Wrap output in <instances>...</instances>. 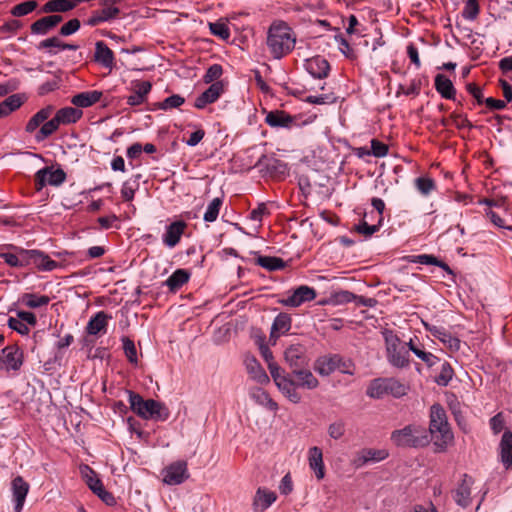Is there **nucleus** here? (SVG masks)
<instances>
[{"instance_id":"52","label":"nucleus","mask_w":512,"mask_h":512,"mask_svg":"<svg viewBox=\"0 0 512 512\" xmlns=\"http://www.w3.org/2000/svg\"><path fill=\"white\" fill-rule=\"evenodd\" d=\"M454 371L448 362L441 365L439 374L436 376L435 381L440 386H447L452 380Z\"/></svg>"},{"instance_id":"34","label":"nucleus","mask_w":512,"mask_h":512,"mask_svg":"<svg viewBox=\"0 0 512 512\" xmlns=\"http://www.w3.org/2000/svg\"><path fill=\"white\" fill-rule=\"evenodd\" d=\"M30 263L43 271H52L58 266L56 261L38 250H28V265Z\"/></svg>"},{"instance_id":"4","label":"nucleus","mask_w":512,"mask_h":512,"mask_svg":"<svg viewBox=\"0 0 512 512\" xmlns=\"http://www.w3.org/2000/svg\"><path fill=\"white\" fill-rule=\"evenodd\" d=\"M390 439L397 447L421 448L430 443V433L425 426L414 423L394 430Z\"/></svg>"},{"instance_id":"45","label":"nucleus","mask_w":512,"mask_h":512,"mask_svg":"<svg viewBox=\"0 0 512 512\" xmlns=\"http://www.w3.org/2000/svg\"><path fill=\"white\" fill-rule=\"evenodd\" d=\"M19 301L32 309L39 308L42 306H46L50 302V297L47 295H37L34 293H24Z\"/></svg>"},{"instance_id":"55","label":"nucleus","mask_w":512,"mask_h":512,"mask_svg":"<svg viewBox=\"0 0 512 512\" xmlns=\"http://www.w3.org/2000/svg\"><path fill=\"white\" fill-rule=\"evenodd\" d=\"M346 428L345 423L342 420H337L329 424L327 428V433L329 437L333 440H338L342 438L345 434Z\"/></svg>"},{"instance_id":"18","label":"nucleus","mask_w":512,"mask_h":512,"mask_svg":"<svg viewBox=\"0 0 512 512\" xmlns=\"http://www.w3.org/2000/svg\"><path fill=\"white\" fill-rule=\"evenodd\" d=\"M424 326L427 331H429L435 338L441 341L451 351H458L460 349V340L457 337L452 336L451 333L445 328L429 325L427 323H424Z\"/></svg>"},{"instance_id":"53","label":"nucleus","mask_w":512,"mask_h":512,"mask_svg":"<svg viewBox=\"0 0 512 512\" xmlns=\"http://www.w3.org/2000/svg\"><path fill=\"white\" fill-rule=\"evenodd\" d=\"M36 7L37 2L35 0H28L15 5L11 10V14L15 17L25 16L34 11Z\"/></svg>"},{"instance_id":"58","label":"nucleus","mask_w":512,"mask_h":512,"mask_svg":"<svg viewBox=\"0 0 512 512\" xmlns=\"http://www.w3.org/2000/svg\"><path fill=\"white\" fill-rule=\"evenodd\" d=\"M223 73V69H222V66L219 65V64H213L211 65L205 75L203 76V81L208 84V83H214L216 82L222 75Z\"/></svg>"},{"instance_id":"8","label":"nucleus","mask_w":512,"mask_h":512,"mask_svg":"<svg viewBox=\"0 0 512 512\" xmlns=\"http://www.w3.org/2000/svg\"><path fill=\"white\" fill-rule=\"evenodd\" d=\"M123 0H103L102 8L92 12L86 24L89 26H97L104 22H109L118 17L120 13L119 5Z\"/></svg>"},{"instance_id":"23","label":"nucleus","mask_w":512,"mask_h":512,"mask_svg":"<svg viewBox=\"0 0 512 512\" xmlns=\"http://www.w3.org/2000/svg\"><path fill=\"white\" fill-rule=\"evenodd\" d=\"M109 319H111V316L104 311L97 312L93 317L90 318L87 323V334L93 336H101L106 334Z\"/></svg>"},{"instance_id":"5","label":"nucleus","mask_w":512,"mask_h":512,"mask_svg":"<svg viewBox=\"0 0 512 512\" xmlns=\"http://www.w3.org/2000/svg\"><path fill=\"white\" fill-rule=\"evenodd\" d=\"M383 337L386 346L388 362L397 368H403L409 364V351L401 344L399 337L391 330H385Z\"/></svg>"},{"instance_id":"17","label":"nucleus","mask_w":512,"mask_h":512,"mask_svg":"<svg viewBox=\"0 0 512 512\" xmlns=\"http://www.w3.org/2000/svg\"><path fill=\"white\" fill-rule=\"evenodd\" d=\"M224 92L222 81L212 83L208 89L201 93L195 100L194 106L197 109H203L208 104L214 103Z\"/></svg>"},{"instance_id":"29","label":"nucleus","mask_w":512,"mask_h":512,"mask_svg":"<svg viewBox=\"0 0 512 512\" xmlns=\"http://www.w3.org/2000/svg\"><path fill=\"white\" fill-rule=\"evenodd\" d=\"M245 367L247 370V373L253 379L259 384H267L269 383L270 379L263 367L260 365L258 360L253 356H247L245 358Z\"/></svg>"},{"instance_id":"38","label":"nucleus","mask_w":512,"mask_h":512,"mask_svg":"<svg viewBox=\"0 0 512 512\" xmlns=\"http://www.w3.org/2000/svg\"><path fill=\"white\" fill-rule=\"evenodd\" d=\"M56 118L58 119L60 124H72L76 123L82 116V110L75 107H64L59 109L56 114Z\"/></svg>"},{"instance_id":"13","label":"nucleus","mask_w":512,"mask_h":512,"mask_svg":"<svg viewBox=\"0 0 512 512\" xmlns=\"http://www.w3.org/2000/svg\"><path fill=\"white\" fill-rule=\"evenodd\" d=\"M388 457V452L384 449L365 448L359 451L352 460L355 468H361L368 463L380 462Z\"/></svg>"},{"instance_id":"10","label":"nucleus","mask_w":512,"mask_h":512,"mask_svg":"<svg viewBox=\"0 0 512 512\" xmlns=\"http://www.w3.org/2000/svg\"><path fill=\"white\" fill-rule=\"evenodd\" d=\"M65 179L66 174L62 169L53 170L52 168L45 167L36 172L35 186L40 191L46 185L59 186Z\"/></svg>"},{"instance_id":"24","label":"nucleus","mask_w":512,"mask_h":512,"mask_svg":"<svg viewBox=\"0 0 512 512\" xmlns=\"http://www.w3.org/2000/svg\"><path fill=\"white\" fill-rule=\"evenodd\" d=\"M152 89L149 81H136L133 83V93L127 97V104L130 106H138L146 102L147 95Z\"/></svg>"},{"instance_id":"19","label":"nucleus","mask_w":512,"mask_h":512,"mask_svg":"<svg viewBox=\"0 0 512 512\" xmlns=\"http://www.w3.org/2000/svg\"><path fill=\"white\" fill-rule=\"evenodd\" d=\"M29 488V484L21 476H17L12 480L11 489L15 503V512L22 511Z\"/></svg>"},{"instance_id":"61","label":"nucleus","mask_w":512,"mask_h":512,"mask_svg":"<svg viewBox=\"0 0 512 512\" xmlns=\"http://www.w3.org/2000/svg\"><path fill=\"white\" fill-rule=\"evenodd\" d=\"M413 353L421 359L428 367L434 366L436 363H438L439 358L432 354L431 352H427L425 350L421 349H413Z\"/></svg>"},{"instance_id":"11","label":"nucleus","mask_w":512,"mask_h":512,"mask_svg":"<svg viewBox=\"0 0 512 512\" xmlns=\"http://www.w3.org/2000/svg\"><path fill=\"white\" fill-rule=\"evenodd\" d=\"M473 484L474 479L470 475H462L461 481L452 491V497L457 505L461 506L462 508H466L471 504V488Z\"/></svg>"},{"instance_id":"39","label":"nucleus","mask_w":512,"mask_h":512,"mask_svg":"<svg viewBox=\"0 0 512 512\" xmlns=\"http://www.w3.org/2000/svg\"><path fill=\"white\" fill-rule=\"evenodd\" d=\"M250 397L259 405H262L270 411H276L278 404L270 397V395L262 388H252L250 390Z\"/></svg>"},{"instance_id":"56","label":"nucleus","mask_w":512,"mask_h":512,"mask_svg":"<svg viewBox=\"0 0 512 512\" xmlns=\"http://www.w3.org/2000/svg\"><path fill=\"white\" fill-rule=\"evenodd\" d=\"M364 218H366V215L364 216ZM381 226V223H377V224H368V222L363 219L359 224H357L355 226V231H357L359 234H362L364 235L365 237H370L371 235H373L375 232H377L379 230Z\"/></svg>"},{"instance_id":"50","label":"nucleus","mask_w":512,"mask_h":512,"mask_svg":"<svg viewBox=\"0 0 512 512\" xmlns=\"http://www.w3.org/2000/svg\"><path fill=\"white\" fill-rule=\"evenodd\" d=\"M415 187L424 196H428L436 188L435 181L430 177L421 176L415 179Z\"/></svg>"},{"instance_id":"33","label":"nucleus","mask_w":512,"mask_h":512,"mask_svg":"<svg viewBox=\"0 0 512 512\" xmlns=\"http://www.w3.org/2000/svg\"><path fill=\"white\" fill-rule=\"evenodd\" d=\"M95 62L101 64L105 68L112 69L114 66V53L103 41H97L95 43Z\"/></svg>"},{"instance_id":"36","label":"nucleus","mask_w":512,"mask_h":512,"mask_svg":"<svg viewBox=\"0 0 512 512\" xmlns=\"http://www.w3.org/2000/svg\"><path fill=\"white\" fill-rule=\"evenodd\" d=\"M54 112V106L48 105L42 109H40L37 113H35L30 120L27 122L25 131L27 133H33L37 132L40 126L44 124L46 120L49 119V117Z\"/></svg>"},{"instance_id":"57","label":"nucleus","mask_w":512,"mask_h":512,"mask_svg":"<svg viewBox=\"0 0 512 512\" xmlns=\"http://www.w3.org/2000/svg\"><path fill=\"white\" fill-rule=\"evenodd\" d=\"M184 102H185V99L182 96H180L178 94H174V95L169 96L166 99H164L159 104V108L162 110H170L173 108L180 107Z\"/></svg>"},{"instance_id":"63","label":"nucleus","mask_w":512,"mask_h":512,"mask_svg":"<svg viewBox=\"0 0 512 512\" xmlns=\"http://www.w3.org/2000/svg\"><path fill=\"white\" fill-rule=\"evenodd\" d=\"M80 21L76 18L69 20L60 29V35L69 36L77 32L80 28Z\"/></svg>"},{"instance_id":"15","label":"nucleus","mask_w":512,"mask_h":512,"mask_svg":"<svg viewBox=\"0 0 512 512\" xmlns=\"http://www.w3.org/2000/svg\"><path fill=\"white\" fill-rule=\"evenodd\" d=\"M285 361L291 370L303 367L307 364L306 348L302 344H291L284 352Z\"/></svg>"},{"instance_id":"3","label":"nucleus","mask_w":512,"mask_h":512,"mask_svg":"<svg viewBox=\"0 0 512 512\" xmlns=\"http://www.w3.org/2000/svg\"><path fill=\"white\" fill-rule=\"evenodd\" d=\"M129 404L134 413L145 420L166 421L170 412L166 405L154 399L144 400L139 394L128 391Z\"/></svg>"},{"instance_id":"21","label":"nucleus","mask_w":512,"mask_h":512,"mask_svg":"<svg viewBox=\"0 0 512 512\" xmlns=\"http://www.w3.org/2000/svg\"><path fill=\"white\" fill-rule=\"evenodd\" d=\"M305 68L311 76L318 79L326 78L330 71L329 62L321 56L307 59Z\"/></svg>"},{"instance_id":"59","label":"nucleus","mask_w":512,"mask_h":512,"mask_svg":"<svg viewBox=\"0 0 512 512\" xmlns=\"http://www.w3.org/2000/svg\"><path fill=\"white\" fill-rule=\"evenodd\" d=\"M122 342L125 355L128 358L129 362L132 364H137V350L134 342L127 337H124L122 339Z\"/></svg>"},{"instance_id":"6","label":"nucleus","mask_w":512,"mask_h":512,"mask_svg":"<svg viewBox=\"0 0 512 512\" xmlns=\"http://www.w3.org/2000/svg\"><path fill=\"white\" fill-rule=\"evenodd\" d=\"M268 369L271 377L275 382L278 389L287 397L292 403H299L301 395L295 390V385L291 373H286L277 363L269 362Z\"/></svg>"},{"instance_id":"47","label":"nucleus","mask_w":512,"mask_h":512,"mask_svg":"<svg viewBox=\"0 0 512 512\" xmlns=\"http://www.w3.org/2000/svg\"><path fill=\"white\" fill-rule=\"evenodd\" d=\"M22 105L19 95L13 94L0 103V119L7 117Z\"/></svg>"},{"instance_id":"37","label":"nucleus","mask_w":512,"mask_h":512,"mask_svg":"<svg viewBox=\"0 0 512 512\" xmlns=\"http://www.w3.org/2000/svg\"><path fill=\"white\" fill-rule=\"evenodd\" d=\"M435 89L445 99H454L455 88L452 81L443 74L435 76Z\"/></svg>"},{"instance_id":"64","label":"nucleus","mask_w":512,"mask_h":512,"mask_svg":"<svg viewBox=\"0 0 512 512\" xmlns=\"http://www.w3.org/2000/svg\"><path fill=\"white\" fill-rule=\"evenodd\" d=\"M450 118L452 120L453 125L455 127H457L458 129H464V128L472 129L473 128L472 123L467 119L466 116H464L462 114L452 113Z\"/></svg>"},{"instance_id":"60","label":"nucleus","mask_w":512,"mask_h":512,"mask_svg":"<svg viewBox=\"0 0 512 512\" xmlns=\"http://www.w3.org/2000/svg\"><path fill=\"white\" fill-rule=\"evenodd\" d=\"M388 151H389L388 145H386L385 143H383L377 139L371 140L370 153L374 157H377V158L385 157L388 154Z\"/></svg>"},{"instance_id":"14","label":"nucleus","mask_w":512,"mask_h":512,"mask_svg":"<svg viewBox=\"0 0 512 512\" xmlns=\"http://www.w3.org/2000/svg\"><path fill=\"white\" fill-rule=\"evenodd\" d=\"M256 166L271 177L283 176L287 171V165L283 161L268 156L261 157Z\"/></svg>"},{"instance_id":"2","label":"nucleus","mask_w":512,"mask_h":512,"mask_svg":"<svg viewBox=\"0 0 512 512\" xmlns=\"http://www.w3.org/2000/svg\"><path fill=\"white\" fill-rule=\"evenodd\" d=\"M427 430L438 452L445 451L453 441L454 436L448 424L446 412L438 403L430 408V424Z\"/></svg>"},{"instance_id":"54","label":"nucleus","mask_w":512,"mask_h":512,"mask_svg":"<svg viewBox=\"0 0 512 512\" xmlns=\"http://www.w3.org/2000/svg\"><path fill=\"white\" fill-rule=\"evenodd\" d=\"M387 384L388 395H392L395 398H400L406 395L407 387L400 381L394 378H387Z\"/></svg>"},{"instance_id":"27","label":"nucleus","mask_w":512,"mask_h":512,"mask_svg":"<svg viewBox=\"0 0 512 512\" xmlns=\"http://www.w3.org/2000/svg\"><path fill=\"white\" fill-rule=\"evenodd\" d=\"M265 122L272 128H291L295 123V117L285 111L275 110L266 115Z\"/></svg>"},{"instance_id":"41","label":"nucleus","mask_w":512,"mask_h":512,"mask_svg":"<svg viewBox=\"0 0 512 512\" xmlns=\"http://www.w3.org/2000/svg\"><path fill=\"white\" fill-rule=\"evenodd\" d=\"M208 27L213 36L223 41L229 40L231 33L226 19L220 18L215 22H209Z\"/></svg>"},{"instance_id":"35","label":"nucleus","mask_w":512,"mask_h":512,"mask_svg":"<svg viewBox=\"0 0 512 512\" xmlns=\"http://www.w3.org/2000/svg\"><path fill=\"white\" fill-rule=\"evenodd\" d=\"M500 460L506 470L512 468V432L507 430L503 433L500 444Z\"/></svg>"},{"instance_id":"51","label":"nucleus","mask_w":512,"mask_h":512,"mask_svg":"<svg viewBox=\"0 0 512 512\" xmlns=\"http://www.w3.org/2000/svg\"><path fill=\"white\" fill-rule=\"evenodd\" d=\"M222 206V199L221 198H214L209 205L207 206V209L204 213V221L206 222H214L218 215L220 208Z\"/></svg>"},{"instance_id":"12","label":"nucleus","mask_w":512,"mask_h":512,"mask_svg":"<svg viewBox=\"0 0 512 512\" xmlns=\"http://www.w3.org/2000/svg\"><path fill=\"white\" fill-rule=\"evenodd\" d=\"M0 258L11 267H24L28 265V250L11 245L0 250Z\"/></svg>"},{"instance_id":"16","label":"nucleus","mask_w":512,"mask_h":512,"mask_svg":"<svg viewBox=\"0 0 512 512\" xmlns=\"http://www.w3.org/2000/svg\"><path fill=\"white\" fill-rule=\"evenodd\" d=\"M291 377L293 378L296 391L297 388L313 390L319 385V381L313 373L308 369H303V367L293 369Z\"/></svg>"},{"instance_id":"32","label":"nucleus","mask_w":512,"mask_h":512,"mask_svg":"<svg viewBox=\"0 0 512 512\" xmlns=\"http://www.w3.org/2000/svg\"><path fill=\"white\" fill-rule=\"evenodd\" d=\"M62 20L63 17L60 15H49L40 18L31 25V33L36 35H46L60 22H62Z\"/></svg>"},{"instance_id":"62","label":"nucleus","mask_w":512,"mask_h":512,"mask_svg":"<svg viewBox=\"0 0 512 512\" xmlns=\"http://www.w3.org/2000/svg\"><path fill=\"white\" fill-rule=\"evenodd\" d=\"M479 11V4H473L472 1H467L462 11V16L467 20L473 21L477 18Z\"/></svg>"},{"instance_id":"40","label":"nucleus","mask_w":512,"mask_h":512,"mask_svg":"<svg viewBox=\"0 0 512 512\" xmlns=\"http://www.w3.org/2000/svg\"><path fill=\"white\" fill-rule=\"evenodd\" d=\"M190 274L185 269H177L165 281V285L171 290L176 291L188 282Z\"/></svg>"},{"instance_id":"31","label":"nucleus","mask_w":512,"mask_h":512,"mask_svg":"<svg viewBox=\"0 0 512 512\" xmlns=\"http://www.w3.org/2000/svg\"><path fill=\"white\" fill-rule=\"evenodd\" d=\"M7 370L17 371L23 364V353L19 347L11 345L2 349Z\"/></svg>"},{"instance_id":"25","label":"nucleus","mask_w":512,"mask_h":512,"mask_svg":"<svg viewBox=\"0 0 512 512\" xmlns=\"http://www.w3.org/2000/svg\"><path fill=\"white\" fill-rule=\"evenodd\" d=\"M292 325V319L291 316L287 313H280L278 314L271 326L270 331V341H273V344H275L276 340L282 336L288 333V331L291 329Z\"/></svg>"},{"instance_id":"48","label":"nucleus","mask_w":512,"mask_h":512,"mask_svg":"<svg viewBox=\"0 0 512 512\" xmlns=\"http://www.w3.org/2000/svg\"><path fill=\"white\" fill-rule=\"evenodd\" d=\"M256 263L269 271L281 270L286 266L283 259L274 256H259Z\"/></svg>"},{"instance_id":"7","label":"nucleus","mask_w":512,"mask_h":512,"mask_svg":"<svg viewBox=\"0 0 512 512\" xmlns=\"http://www.w3.org/2000/svg\"><path fill=\"white\" fill-rule=\"evenodd\" d=\"M315 370L322 376H329L335 371L352 375L353 364L339 355L324 356L316 361Z\"/></svg>"},{"instance_id":"1","label":"nucleus","mask_w":512,"mask_h":512,"mask_svg":"<svg viewBox=\"0 0 512 512\" xmlns=\"http://www.w3.org/2000/svg\"><path fill=\"white\" fill-rule=\"evenodd\" d=\"M266 44L273 58L281 59L294 49L296 34L287 23L273 22L267 31Z\"/></svg>"},{"instance_id":"44","label":"nucleus","mask_w":512,"mask_h":512,"mask_svg":"<svg viewBox=\"0 0 512 512\" xmlns=\"http://www.w3.org/2000/svg\"><path fill=\"white\" fill-rule=\"evenodd\" d=\"M80 471L85 483L93 491V493L104 487L96 472L88 465L82 466Z\"/></svg>"},{"instance_id":"43","label":"nucleus","mask_w":512,"mask_h":512,"mask_svg":"<svg viewBox=\"0 0 512 512\" xmlns=\"http://www.w3.org/2000/svg\"><path fill=\"white\" fill-rule=\"evenodd\" d=\"M74 7L75 2L71 0H49L42 6L41 10L44 13L67 12Z\"/></svg>"},{"instance_id":"20","label":"nucleus","mask_w":512,"mask_h":512,"mask_svg":"<svg viewBox=\"0 0 512 512\" xmlns=\"http://www.w3.org/2000/svg\"><path fill=\"white\" fill-rule=\"evenodd\" d=\"M307 460L309 468L315 473L317 480H322L325 477L322 449L318 446L310 447L307 452Z\"/></svg>"},{"instance_id":"26","label":"nucleus","mask_w":512,"mask_h":512,"mask_svg":"<svg viewBox=\"0 0 512 512\" xmlns=\"http://www.w3.org/2000/svg\"><path fill=\"white\" fill-rule=\"evenodd\" d=\"M103 92L99 90H88L75 94L71 98V103L79 108H88L101 100Z\"/></svg>"},{"instance_id":"28","label":"nucleus","mask_w":512,"mask_h":512,"mask_svg":"<svg viewBox=\"0 0 512 512\" xmlns=\"http://www.w3.org/2000/svg\"><path fill=\"white\" fill-rule=\"evenodd\" d=\"M316 298V292L313 288L306 285L298 287L292 295L286 300L285 304L291 307H298L304 302L312 301Z\"/></svg>"},{"instance_id":"30","label":"nucleus","mask_w":512,"mask_h":512,"mask_svg":"<svg viewBox=\"0 0 512 512\" xmlns=\"http://www.w3.org/2000/svg\"><path fill=\"white\" fill-rule=\"evenodd\" d=\"M276 499L277 496L273 491L259 487L253 499V509L255 512H263L269 508L276 501Z\"/></svg>"},{"instance_id":"9","label":"nucleus","mask_w":512,"mask_h":512,"mask_svg":"<svg viewBox=\"0 0 512 512\" xmlns=\"http://www.w3.org/2000/svg\"><path fill=\"white\" fill-rule=\"evenodd\" d=\"M162 474L163 482L167 485H180L190 476L188 464L185 460H178L169 464L163 469Z\"/></svg>"},{"instance_id":"46","label":"nucleus","mask_w":512,"mask_h":512,"mask_svg":"<svg viewBox=\"0 0 512 512\" xmlns=\"http://www.w3.org/2000/svg\"><path fill=\"white\" fill-rule=\"evenodd\" d=\"M60 125L61 124L59 123L56 116L50 120H46L35 134L36 141L41 142L47 139L58 130Z\"/></svg>"},{"instance_id":"49","label":"nucleus","mask_w":512,"mask_h":512,"mask_svg":"<svg viewBox=\"0 0 512 512\" xmlns=\"http://www.w3.org/2000/svg\"><path fill=\"white\" fill-rule=\"evenodd\" d=\"M414 262L423 264V265H435V266L441 267L442 269H444L445 271H447L449 273L452 272L450 267L446 263L439 260L438 258H436L433 255H428V254L417 255V256H415Z\"/></svg>"},{"instance_id":"22","label":"nucleus","mask_w":512,"mask_h":512,"mask_svg":"<svg viewBox=\"0 0 512 512\" xmlns=\"http://www.w3.org/2000/svg\"><path fill=\"white\" fill-rule=\"evenodd\" d=\"M186 227L187 224L184 221L172 222L166 227L162 237L163 243L169 248L175 247L180 242Z\"/></svg>"},{"instance_id":"42","label":"nucleus","mask_w":512,"mask_h":512,"mask_svg":"<svg viewBox=\"0 0 512 512\" xmlns=\"http://www.w3.org/2000/svg\"><path fill=\"white\" fill-rule=\"evenodd\" d=\"M387 378L374 379L366 390L367 396L374 399H380L388 395Z\"/></svg>"}]
</instances>
